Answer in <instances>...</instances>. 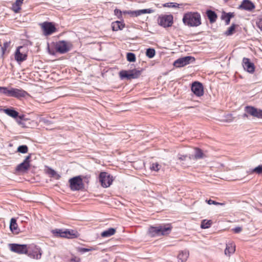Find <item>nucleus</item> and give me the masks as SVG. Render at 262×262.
<instances>
[{
	"mask_svg": "<svg viewBox=\"0 0 262 262\" xmlns=\"http://www.w3.org/2000/svg\"><path fill=\"white\" fill-rule=\"evenodd\" d=\"M183 22L189 27H197L201 24V15L198 12H188L183 17Z\"/></svg>",
	"mask_w": 262,
	"mask_h": 262,
	"instance_id": "1",
	"label": "nucleus"
},
{
	"mask_svg": "<svg viewBox=\"0 0 262 262\" xmlns=\"http://www.w3.org/2000/svg\"><path fill=\"white\" fill-rule=\"evenodd\" d=\"M171 227L170 225H160L157 227H150L148 229L149 234L152 236L165 235L170 233Z\"/></svg>",
	"mask_w": 262,
	"mask_h": 262,
	"instance_id": "2",
	"label": "nucleus"
},
{
	"mask_svg": "<svg viewBox=\"0 0 262 262\" xmlns=\"http://www.w3.org/2000/svg\"><path fill=\"white\" fill-rule=\"evenodd\" d=\"M246 113L244 114V117H248V115L253 117L262 119V110L252 106H246L245 107Z\"/></svg>",
	"mask_w": 262,
	"mask_h": 262,
	"instance_id": "3",
	"label": "nucleus"
},
{
	"mask_svg": "<svg viewBox=\"0 0 262 262\" xmlns=\"http://www.w3.org/2000/svg\"><path fill=\"white\" fill-rule=\"evenodd\" d=\"M70 188L73 191L82 189L84 187L82 178L80 176H77L69 180Z\"/></svg>",
	"mask_w": 262,
	"mask_h": 262,
	"instance_id": "4",
	"label": "nucleus"
},
{
	"mask_svg": "<svg viewBox=\"0 0 262 262\" xmlns=\"http://www.w3.org/2000/svg\"><path fill=\"white\" fill-rule=\"evenodd\" d=\"M195 58L192 56H185L179 58L174 61L173 66L177 68L184 67L187 64L194 62Z\"/></svg>",
	"mask_w": 262,
	"mask_h": 262,
	"instance_id": "5",
	"label": "nucleus"
},
{
	"mask_svg": "<svg viewBox=\"0 0 262 262\" xmlns=\"http://www.w3.org/2000/svg\"><path fill=\"white\" fill-rule=\"evenodd\" d=\"M99 179L102 186L105 188L109 187L113 181V177L106 172H101Z\"/></svg>",
	"mask_w": 262,
	"mask_h": 262,
	"instance_id": "6",
	"label": "nucleus"
},
{
	"mask_svg": "<svg viewBox=\"0 0 262 262\" xmlns=\"http://www.w3.org/2000/svg\"><path fill=\"white\" fill-rule=\"evenodd\" d=\"M45 35H51L56 31L55 26L50 22L45 21L39 24Z\"/></svg>",
	"mask_w": 262,
	"mask_h": 262,
	"instance_id": "7",
	"label": "nucleus"
},
{
	"mask_svg": "<svg viewBox=\"0 0 262 262\" xmlns=\"http://www.w3.org/2000/svg\"><path fill=\"white\" fill-rule=\"evenodd\" d=\"M140 75L141 71L136 69L128 71H121L120 72V76L121 78H126L128 79L137 78Z\"/></svg>",
	"mask_w": 262,
	"mask_h": 262,
	"instance_id": "8",
	"label": "nucleus"
},
{
	"mask_svg": "<svg viewBox=\"0 0 262 262\" xmlns=\"http://www.w3.org/2000/svg\"><path fill=\"white\" fill-rule=\"evenodd\" d=\"M11 251L19 254H27L28 246L27 245H19L17 244H10L9 245Z\"/></svg>",
	"mask_w": 262,
	"mask_h": 262,
	"instance_id": "9",
	"label": "nucleus"
},
{
	"mask_svg": "<svg viewBox=\"0 0 262 262\" xmlns=\"http://www.w3.org/2000/svg\"><path fill=\"white\" fill-rule=\"evenodd\" d=\"M72 47L70 42L64 40L59 41L56 44V49L57 52L63 54L68 52Z\"/></svg>",
	"mask_w": 262,
	"mask_h": 262,
	"instance_id": "10",
	"label": "nucleus"
},
{
	"mask_svg": "<svg viewBox=\"0 0 262 262\" xmlns=\"http://www.w3.org/2000/svg\"><path fill=\"white\" fill-rule=\"evenodd\" d=\"M27 54L26 47L23 46L18 47L15 53V59L17 62H22L26 60Z\"/></svg>",
	"mask_w": 262,
	"mask_h": 262,
	"instance_id": "11",
	"label": "nucleus"
},
{
	"mask_svg": "<svg viewBox=\"0 0 262 262\" xmlns=\"http://www.w3.org/2000/svg\"><path fill=\"white\" fill-rule=\"evenodd\" d=\"M31 158V155L30 154L26 157L24 161L20 164H18L16 167V171L19 172H25L30 168V159Z\"/></svg>",
	"mask_w": 262,
	"mask_h": 262,
	"instance_id": "12",
	"label": "nucleus"
},
{
	"mask_svg": "<svg viewBox=\"0 0 262 262\" xmlns=\"http://www.w3.org/2000/svg\"><path fill=\"white\" fill-rule=\"evenodd\" d=\"M172 23L173 17L171 15L163 16L160 17L159 20V24L164 28L171 26Z\"/></svg>",
	"mask_w": 262,
	"mask_h": 262,
	"instance_id": "13",
	"label": "nucleus"
},
{
	"mask_svg": "<svg viewBox=\"0 0 262 262\" xmlns=\"http://www.w3.org/2000/svg\"><path fill=\"white\" fill-rule=\"evenodd\" d=\"M192 92L197 96H201L204 94L203 87L199 82H194L191 86Z\"/></svg>",
	"mask_w": 262,
	"mask_h": 262,
	"instance_id": "14",
	"label": "nucleus"
},
{
	"mask_svg": "<svg viewBox=\"0 0 262 262\" xmlns=\"http://www.w3.org/2000/svg\"><path fill=\"white\" fill-rule=\"evenodd\" d=\"M28 95V93L22 89L11 88L10 96L19 98L25 97Z\"/></svg>",
	"mask_w": 262,
	"mask_h": 262,
	"instance_id": "15",
	"label": "nucleus"
},
{
	"mask_svg": "<svg viewBox=\"0 0 262 262\" xmlns=\"http://www.w3.org/2000/svg\"><path fill=\"white\" fill-rule=\"evenodd\" d=\"M243 67L245 70L250 73L254 72L255 67L254 64L250 62V59L247 58H244L243 59Z\"/></svg>",
	"mask_w": 262,
	"mask_h": 262,
	"instance_id": "16",
	"label": "nucleus"
},
{
	"mask_svg": "<svg viewBox=\"0 0 262 262\" xmlns=\"http://www.w3.org/2000/svg\"><path fill=\"white\" fill-rule=\"evenodd\" d=\"M238 8L242 10L251 11L255 8L254 4L249 0H244Z\"/></svg>",
	"mask_w": 262,
	"mask_h": 262,
	"instance_id": "17",
	"label": "nucleus"
},
{
	"mask_svg": "<svg viewBox=\"0 0 262 262\" xmlns=\"http://www.w3.org/2000/svg\"><path fill=\"white\" fill-rule=\"evenodd\" d=\"M154 12V10L151 9H145L138 10L136 11H124V13H127L133 16H138L145 13H151Z\"/></svg>",
	"mask_w": 262,
	"mask_h": 262,
	"instance_id": "18",
	"label": "nucleus"
},
{
	"mask_svg": "<svg viewBox=\"0 0 262 262\" xmlns=\"http://www.w3.org/2000/svg\"><path fill=\"white\" fill-rule=\"evenodd\" d=\"M235 251V245L232 243L226 244V247L225 250V254L230 256L232 254L234 253Z\"/></svg>",
	"mask_w": 262,
	"mask_h": 262,
	"instance_id": "19",
	"label": "nucleus"
},
{
	"mask_svg": "<svg viewBox=\"0 0 262 262\" xmlns=\"http://www.w3.org/2000/svg\"><path fill=\"white\" fill-rule=\"evenodd\" d=\"M189 253L188 250H185L183 251H181L180 252L179 254L178 255V258L179 259V262H185L188 256Z\"/></svg>",
	"mask_w": 262,
	"mask_h": 262,
	"instance_id": "20",
	"label": "nucleus"
},
{
	"mask_svg": "<svg viewBox=\"0 0 262 262\" xmlns=\"http://www.w3.org/2000/svg\"><path fill=\"white\" fill-rule=\"evenodd\" d=\"M234 16V14L233 13H232V12L226 13V12H224L222 13V15L221 16V18L222 20H225L226 25H228L230 23V19L232 17H233Z\"/></svg>",
	"mask_w": 262,
	"mask_h": 262,
	"instance_id": "21",
	"label": "nucleus"
},
{
	"mask_svg": "<svg viewBox=\"0 0 262 262\" xmlns=\"http://www.w3.org/2000/svg\"><path fill=\"white\" fill-rule=\"evenodd\" d=\"M124 27V24L120 21H116L112 24V30L115 31L122 30Z\"/></svg>",
	"mask_w": 262,
	"mask_h": 262,
	"instance_id": "22",
	"label": "nucleus"
},
{
	"mask_svg": "<svg viewBox=\"0 0 262 262\" xmlns=\"http://www.w3.org/2000/svg\"><path fill=\"white\" fill-rule=\"evenodd\" d=\"M206 14L211 23H213L216 21L217 15L214 11L210 10H207L206 11Z\"/></svg>",
	"mask_w": 262,
	"mask_h": 262,
	"instance_id": "23",
	"label": "nucleus"
},
{
	"mask_svg": "<svg viewBox=\"0 0 262 262\" xmlns=\"http://www.w3.org/2000/svg\"><path fill=\"white\" fill-rule=\"evenodd\" d=\"M23 1L24 0H16L15 2L12 5V10L14 12L18 13L19 11Z\"/></svg>",
	"mask_w": 262,
	"mask_h": 262,
	"instance_id": "24",
	"label": "nucleus"
},
{
	"mask_svg": "<svg viewBox=\"0 0 262 262\" xmlns=\"http://www.w3.org/2000/svg\"><path fill=\"white\" fill-rule=\"evenodd\" d=\"M3 111L6 114L12 118H16L18 116V113L13 109L6 108Z\"/></svg>",
	"mask_w": 262,
	"mask_h": 262,
	"instance_id": "25",
	"label": "nucleus"
},
{
	"mask_svg": "<svg viewBox=\"0 0 262 262\" xmlns=\"http://www.w3.org/2000/svg\"><path fill=\"white\" fill-rule=\"evenodd\" d=\"M115 229L111 228L102 232L101 234V235L102 237H108L114 235L115 233Z\"/></svg>",
	"mask_w": 262,
	"mask_h": 262,
	"instance_id": "26",
	"label": "nucleus"
},
{
	"mask_svg": "<svg viewBox=\"0 0 262 262\" xmlns=\"http://www.w3.org/2000/svg\"><path fill=\"white\" fill-rule=\"evenodd\" d=\"M10 229L13 232L18 233V227L16 221L15 219L12 218L10 221Z\"/></svg>",
	"mask_w": 262,
	"mask_h": 262,
	"instance_id": "27",
	"label": "nucleus"
},
{
	"mask_svg": "<svg viewBox=\"0 0 262 262\" xmlns=\"http://www.w3.org/2000/svg\"><path fill=\"white\" fill-rule=\"evenodd\" d=\"M53 233L56 236H60L62 237L68 238V235L66 230L62 231L60 229H56L53 230Z\"/></svg>",
	"mask_w": 262,
	"mask_h": 262,
	"instance_id": "28",
	"label": "nucleus"
},
{
	"mask_svg": "<svg viewBox=\"0 0 262 262\" xmlns=\"http://www.w3.org/2000/svg\"><path fill=\"white\" fill-rule=\"evenodd\" d=\"M47 172L51 177L54 178L56 180H58L60 178V176L51 168H48Z\"/></svg>",
	"mask_w": 262,
	"mask_h": 262,
	"instance_id": "29",
	"label": "nucleus"
},
{
	"mask_svg": "<svg viewBox=\"0 0 262 262\" xmlns=\"http://www.w3.org/2000/svg\"><path fill=\"white\" fill-rule=\"evenodd\" d=\"M10 93L11 88L0 86V94H3L7 97H10Z\"/></svg>",
	"mask_w": 262,
	"mask_h": 262,
	"instance_id": "30",
	"label": "nucleus"
},
{
	"mask_svg": "<svg viewBox=\"0 0 262 262\" xmlns=\"http://www.w3.org/2000/svg\"><path fill=\"white\" fill-rule=\"evenodd\" d=\"M194 157L195 159H200L204 157V154L200 149L195 148Z\"/></svg>",
	"mask_w": 262,
	"mask_h": 262,
	"instance_id": "31",
	"label": "nucleus"
},
{
	"mask_svg": "<svg viewBox=\"0 0 262 262\" xmlns=\"http://www.w3.org/2000/svg\"><path fill=\"white\" fill-rule=\"evenodd\" d=\"M212 224L211 220H204L202 221L201 227L203 229L208 228Z\"/></svg>",
	"mask_w": 262,
	"mask_h": 262,
	"instance_id": "32",
	"label": "nucleus"
},
{
	"mask_svg": "<svg viewBox=\"0 0 262 262\" xmlns=\"http://www.w3.org/2000/svg\"><path fill=\"white\" fill-rule=\"evenodd\" d=\"M68 238H73L77 237L78 232L74 230H66Z\"/></svg>",
	"mask_w": 262,
	"mask_h": 262,
	"instance_id": "33",
	"label": "nucleus"
},
{
	"mask_svg": "<svg viewBox=\"0 0 262 262\" xmlns=\"http://www.w3.org/2000/svg\"><path fill=\"white\" fill-rule=\"evenodd\" d=\"M155 50L152 48H148L146 51V55L149 58H153L155 55Z\"/></svg>",
	"mask_w": 262,
	"mask_h": 262,
	"instance_id": "34",
	"label": "nucleus"
},
{
	"mask_svg": "<svg viewBox=\"0 0 262 262\" xmlns=\"http://www.w3.org/2000/svg\"><path fill=\"white\" fill-rule=\"evenodd\" d=\"M98 248L96 247H90V248H79L78 249V252L83 253L86 252L92 251L94 250H97Z\"/></svg>",
	"mask_w": 262,
	"mask_h": 262,
	"instance_id": "35",
	"label": "nucleus"
},
{
	"mask_svg": "<svg viewBox=\"0 0 262 262\" xmlns=\"http://www.w3.org/2000/svg\"><path fill=\"white\" fill-rule=\"evenodd\" d=\"M235 27L236 25L235 24H232L226 31L225 34L227 36L232 35L235 31Z\"/></svg>",
	"mask_w": 262,
	"mask_h": 262,
	"instance_id": "36",
	"label": "nucleus"
},
{
	"mask_svg": "<svg viewBox=\"0 0 262 262\" xmlns=\"http://www.w3.org/2000/svg\"><path fill=\"white\" fill-rule=\"evenodd\" d=\"M28 151V148L27 145H20L17 148V151L22 154H26Z\"/></svg>",
	"mask_w": 262,
	"mask_h": 262,
	"instance_id": "37",
	"label": "nucleus"
},
{
	"mask_svg": "<svg viewBox=\"0 0 262 262\" xmlns=\"http://www.w3.org/2000/svg\"><path fill=\"white\" fill-rule=\"evenodd\" d=\"M127 60L129 62H134L136 61L135 55L133 53H128L126 56Z\"/></svg>",
	"mask_w": 262,
	"mask_h": 262,
	"instance_id": "38",
	"label": "nucleus"
},
{
	"mask_svg": "<svg viewBox=\"0 0 262 262\" xmlns=\"http://www.w3.org/2000/svg\"><path fill=\"white\" fill-rule=\"evenodd\" d=\"M161 167V165H159L158 163H154L151 164L150 168L151 170L158 171L160 170Z\"/></svg>",
	"mask_w": 262,
	"mask_h": 262,
	"instance_id": "39",
	"label": "nucleus"
},
{
	"mask_svg": "<svg viewBox=\"0 0 262 262\" xmlns=\"http://www.w3.org/2000/svg\"><path fill=\"white\" fill-rule=\"evenodd\" d=\"M252 171L253 172H255L258 174H261L262 173V164L256 167L255 168H254L253 169Z\"/></svg>",
	"mask_w": 262,
	"mask_h": 262,
	"instance_id": "40",
	"label": "nucleus"
},
{
	"mask_svg": "<svg viewBox=\"0 0 262 262\" xmlns=\"http://www.w3.org/2000/svg\"><path fill=\"white\" fill-rule=\"evenodd\" d=\"M257 27L262 31V18H259L256 22Z\"/></svg>",
	"mask_w": 262,
	"mask_h": 262,
	"instance_id": "41",
	"label": "nucleus"
},
{
	"mask_svg": "<svg viewBox=\"0 0 262 262\" xmlns=\"http://www.w3.org/2000/svg\"><path fill=\"white\" fill-rule=\"evenodd\" d=\"M9 45V42H6L4 43L3 46L2 47V50L3 52V54H4L5 51L6 50V49L8 48V47Z\"/></svg>",
	"mask_w": 262,
	"mask_h": 262,
	"instance_id": "42",
	"label": "nucleus"
},
{
	"mask_svg": "<svg viewBox=\"0 0 262 262\" xmlns=\"http://www.w3.org/2000/svg\"><path fill=\"white\" fill-rule=\"evenodd\" d=\"M114 13L118 17H121L122 16V12L119 9H116L114 10Z\"/></svg>",
	"mask_w": 262,
	"mask_h": 262,
	"instance_id": "43",
	"label": "nucleus"
},
{
	"mask_svg": "<svg viewBox=\"0 0 262 262\" xmlns=\"http://www.w3.org/2000/svg\"><path fill=\"white\" fill-rule=\"evenodd\" d=\"M233 230L234 231V232L236 233H239L240 232L242 231V228L241 227H235V228H234L233 229Z\"/></svg>",
	"mask_w": 262,
	"mask_h": 262,
	"instance_id": "44",
	"label": "nucleus"
},
{
	"mask_svg": "<svg viewBox=\"0 0 262 262\" xmlns=\"http://www.w3.org/2000/svg\"><path fill=\"white\" fill-rule=\"evenodd\" d=\"M188 157L187 156L184 155H179V159L181 161H185L187 159Z\"/></svg>",
	"mask_w": 262,
	"mask_h": 262,
	"instance_id": "45",
	"label": "nucleus"
},
{
	"mask_svg": "<svg viewBox=\"0 0 262 262\" xmlns=\"http://www.w3.org/2000/svg\"><path fill=\"white\" fill-rule=\"evenodd\" d=\"M206 202L207 203V204H208L209 205H214L215 203V201H213L212 200H206Z\"/></svg>",
	"mask_w": 262,
	"mask_h": 262,
	"instance_id": "46",
	"label": "nucleus"
},
{
	"mask_svg": "<svg viewBox=\"0 0 262 262\" xmlns=\"http://www.w3.org/2000/svg\"><path fill=\"white\" fill-rule=\"evenodd\" d=\"M41 253L39 252V254H37L36 257H34L36 259H39L41 257Z\"/></svg>",
	"mask_w": 262,
	"mask_h": 262,
	"instance_id": "47",
	"label": "nucleus"
},
{
	"mask_svg": "<svg viewBox=\"0 0 262 262\" xmlns=\"http://www.w3.org/2000/svg\"><path fill=\"white\" fill-rule=\"evenodd\" d=\"M71 260L74 261L75 262H80V259L77 258H72Z\"/></svg>",
	"mask_w": 262,
	"mask_h": 262,
	"instance_id": "48",
	"label": "nucleus"
},
{
	"mask_svg": "<svg viewBox=\"0 0 262 262\" xmlns=\"http://www.w3.org/2000/svg\"><path fill=\"white\" fill-rule=\"evenodd\" d=\"M214 203H215V204H214V205H219V204H220V203L215 202V201Z\"/></svg>",
	"mask_w": 262,
	"mask_h": 262,
	"instance_id": "49",
	"label": "nucleus"
},
{
	"mask_svg": "<svg viewBox=\"0 0 262 262\" xmlns=\"http://www.w3.org/2000/svg\"><path fill=\"white\" fill-rule=\"evenodd\" d=\"M176 4H177L176 3V4H173V5H172V6H171V7H177V6L175 5Z\"/></svg>",
	"mask_w": 262,
	"mask_h": 262,
	"instance_id": "50",
	"label": "nucleus"
},
{
	"mask_svg": "<svg viewBox=\"0 0 262 262\" xmlns=\"http://www.w3.org/2000/svg\"><path fill=\"white\" fill-rule=\"evenodd\" d=\"M220 204H219V205H224L225 204L224 203H220Z\"/></svg>",
	"mask_w": 262,
	"mask_h": 262,
	"instance_id": "51",
	"label": "nucleus"
},
{
	"mask_svg": "<svg viewBox=\"0 0 262 262\" xmlns=\"http://www.w3.org/2000/svg\"><path fill=\"white\" fill-rule=\"evenodd\" d=\"M18 123L19 124H23V123H21V122L20 121H18Z\"/></svg>",
	"mask_w": 262,
	"mask_h": 262,
	"instance_id": "52",
	"label": "nucleus"
}]
</instances>
